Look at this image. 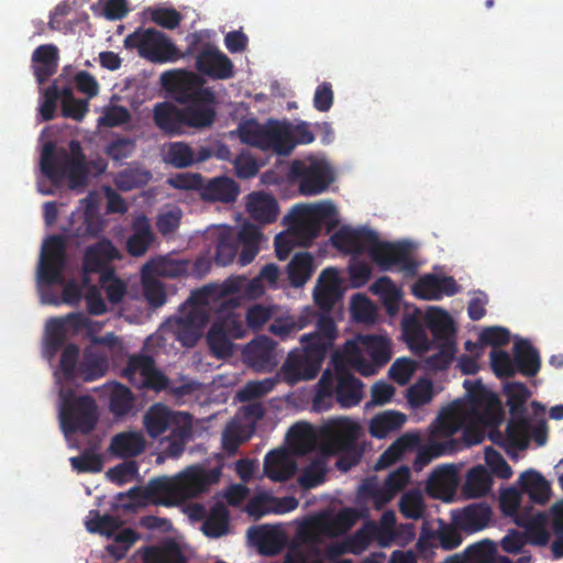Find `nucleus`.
Listing matches in <instances>:
<instances>
[{"instance_id":"13d9d810","label":"nucleus","mask_w":563,"mask_h":563,"mask_svg":"<svg viewBox=\"0 0 563 563\" xmlns=\"http://www.w3.org/2000/svg\"><path fill=\"white\" fill-rule=\"evenodd\" d=\"M496 555L493 541L484 540L468 545L464 551V563H490Z\"/></svg>"},{"instance_id":"338daca9","label":"nucleus","mask_w":563,"mask_h":563,"mask_svg":"<svg viewBox=\"0 0 563 563\" xmlns=\"http://www.w3.org/2000/svg\"><path fill=\"white\" fill-rule=\"evenodd\" d=\"M399 510L401 515L409 519H419L424 512L423 497L419 492L406 493L399 503Z\"/></svg>"},{"instance_id":"4be33fe9","label":"nucleus","mask_w":563,"mask_h":563,"mask_svg":"<svg viewBox=\"0 0 563 563\" xmlns=\"http://www.w3.org/2000/svg\"><path fill=\"white\" fill-rule=\"evenodd\" d=\"M295 147L296 142L290 123L271 119L264 124L262 151L288 156Z\"/></svg>"},{"instance_id":"a211bd4d","label":"nucleus","mask_w":563,"mask_h":563,"mask_svg":"<svg viewBox=\"0 0 563 563\" xmlns=\"http://www.w3.org/2000/svg\"><path fill=\"white\" fill-rule=\"evenodd\" d=\"M367 253L383 272L396 266L407 275H415L417 272L418 265L410 256L407 244L380 241L376 232Z\"/></svg>"},{"instance_id":"f3484780","label":"nucleus","mask_w":563,"mask_h":563,"mask_svg":"<svg viewBox=\"0 0 563 563\" xmlns=\"http://www.w3.org/2000/svg\"><path fill=\"white\" fill-rule=\"evenodd\" d=\"M122 376L137 388L157 393L169 385V378L156 367L153 356L146 354L130 355Z\"/></svg>"},{"instance_id":"c9c22d12","label":"nucleus","mask_w":563,"mask_h":563,"mask_svg":"<svg viewBox=\"0 0 563 563\" xmlns=\"http://www.w3.org/2000/svg\"><path fill=\"white\" fill-rule=\"evenodd\" d=\"M336 325L333 318L329 313H322L317 320V330L309 334H303L300 342H307L311 347H320L324 350V356L332 347L336 338Z\"/></svg>"},{"instance_id":"7c9ffc66","label":"nucleus","mask_w":563,"mask_h":563,"mask_svg":"<svg viewBox=\"0 0 563 563\" xmlns=\"http://www.w3.org/2000/svg\"><path fill=\"white\" fill-rule=\"evenodd\" d=\"M424 324L438 343L456 342V328L450 313L439 307H432L424 317Z\"/></svg>"},{"instance_id":"b1692460","label":"nucleus","mask_w":563,"mask_h":563,"mask_svg":"<svg viewBox=\"0 0 563 563\" xmlns=\"http://www.w3.org/2000/svg\"><path fill=\"white\" fill-rule=\"evenodd\" d=\"M340 298V278L336 268H324L320 273L313 289L314 303L322 312L330 313Z\"/></svg>"},{"instance_id":"5701e85b","label":"nucleus","mask_w":563,"mask_h":563,"mask_svg":"<svg viewBox=\"0 0 563 563\" xmlns=\"http://www.w3.org/2000/svg\"><path fill=\"white\" fill-rule=\"evenodd\" d=\"M243 358L257 372H272L278 364L276 342L266 335L258 336L244 347Z\"/></svg>"},{"instance_id":"412c9836","label":"nucleus","mask_w":563,"mask_h":563,"mask_svg":"<svg viewBox=\"0 0 563 563\" xmlns=\"http://www.w3.org/2000/svg\"><path fill=\"white\" fill-rule=\"evenodd\" d=\"M220 470H207L200 465L187 467L176 476L180 501L195 498L219 482Z\"/></svg>"},{"instance_id":"de8ad7c7","label":"nucleus","mask_w":563,"mask_h":563,"mask_svg":"<svg viewBox=\"0 0 563 563\" xmlns=\"http://www.w3.org/2000/svg\"><path fill=\"white\" fill-rule=\"evenodd\" d=\"M108 371V358L106 355L85 352L84 360L77 368L76 378L84 382H93L102 377Z\"/></svg>"},{"instance_id":"ddd939ff","label":"nucleus","mask_w":563,"mask_h":563,"mask_svg":"<svg viewBox=\"0 0 563 563\" xmlns=\"http://www.w3.org/2000/svg\"><path fill=\"white\" fill-rule=\"evenodd\" d=\"M63 404L60 407L59 418L60 426L66 435L80 432L89 434L95 430L98 413L96 400L89 396L73 397L70 390L60 391Z\"/></svg>"},{"instance_id":"09e8293b","label":"nucleus","mask_w":563,"mask_h":563,"mask_svg":"<svg viewBox=\"0 0 563 563\" xmlns=\"http://www.w3.org/2000/svg\"><path fill=\"white\" fill-rule=\"evenodd\" d=\"M410 478L408 466H400L391 472L380 489L375 492V497L380 498L383 503L389 501L398 492L405 488Z\"/></svg>"},{"instance_id":"f257e3e1","label":"nucleus","mask_w":563,"mask_h":563,"mask_svg":"<svg viewBox=\"0 0 563 563\" xmlns=\"http://www.w3.org/2000/svg\"><path fill=\"white\" fill-rule=\"evenodd\" d=\"M478 419V415L473 405L457 399L443 408L433 426L432 435L434 438H449L445 441H430L423 445L415 459L413 466L421 470L432 460L452 454L459 450L460 443L455 439H451L453 434L463 429L462 440L465 446L479 444L484 440V434L479 429L467 426V422L474 418Z\"/></svg>"},{"instance_id":"8fccbe9b","label":"nucleus","mask_w":563,"mask_h":563,"mask_svg":"<svg viewBox=\"0 0 563 563\" xmlns=\"http://www.w3.org/2000/svg\"><path fill=\"white\" fill-rule=\"evenodd\" d=\"M240 249L234 231L232 229L222 230L217 240L214 261L220 266H227L233 262Z\"/></svg>"},{"instance_id":"c85d7f7f","label":"nucleus","mask_w":563,"mask_h":563,"mask_svg":"<svg viewBox=\"0 0 563 563\" xmlns=\"http://www.w3.org/2000/svg\"><path fill=\"white\" fill-rule=\"evenodd\" d=\"M245 208L253 220L263 224L275 222L279 213L277 200L263 191L251 192L246 198Z\"/></svg>"},{"instance_id":"a878e982","label":"nucleus","mask_w":563,"mask_h":563,"mask_svg":"<svg viewBox=\"0 0 563 563\" xmlns=\"http://www.w3.org/2000/svg\"><path fill=\"white\" fill-rule=\"evenodd\" d=\"M332 244L340 251L350 254H360L363 251L368 252L371 243L375 240V231L371 229H349L342 228L331 238Z\"/></svg>"},{"instance_id":"0e129e2a","label":"nucleus","mask_w":563,"mask_h":563,"mask_svg":"<svg viewBox=\"0 0 563 563\" xmlns=\"http://www.w3.org/2000/svg\"><path fill=\"white\" fill-rule=\"evenodd\" d=\"M327 467L323 461L314 460L306 466L298 477V483L302 488L310 489L324 482Z\"/></svg>"},{"instance_id":"aec40b11","label":"nucleus","mask_w":563,"mask_h":563,"mask_svg":"<svg viewBox=\"0 0 563 563\" xmlns=\"http://www.w3.org/2000/svg\"><path fill=\"white\" fill-rule=\"evenodd\" d=\"M121 258L118 249L108 239H102L89 245L82 257V284L87 286L90 282L89 274L96 273L100 276L108 269H114L111 263Z\"/></svg>"},{"instance_id":"e2e57ef3","label":"nucleus","mask_w":563,"mask_h":563,"mask_svg":"<svg viewBox=\"0 0 563 563\" xmlns=\"http://www.w3.org/2000/svg\"><path fill=\"white\" fill-rule=\"evenodd\" d=\"M100 285L111 303H119L126 292L125 284L115 277L114 269H108L100 276Z\"/></svg>"},{"instance_id":"dca6fc26","label":"nucleus","mask_w":563,"mask_h":563,"mask_svg":"<svg viewBox=\"0 0 563 563\" xmlns=\"http://www.w3.org/2000/svg\"><path fill=\"white\" fill-rule=\"evenodd\" d=\"M67 265L66 242L59 234L48 236L43 244L37 268V282L41 285H62Z\"/></svg>"},{"instance_id":"c03bdc74","label":"nucleus","mask_w":563,"mask_h":563,"mask_svg":"<svg viewBox=\"0 0 563 563\" xmlns=\"http://www.w3.org/2000/svg\"><path fill=\"white\" fill-rule=\"evenodd\" d=\"M314 271L313 257L309 252L296 253L287 265L288 279L291 286L301 287Z\"/></svg>"},{"instance_id":"1a4fd4ad","label":"nucleus","mask_w":563,"mask_h":563,"mask_svg":"<svg viewBox=\"0 0 563 563\" xmlns=\"http://www.w3.org/2000/svg\"><path fill=\"white\" fill-rule=\"evenodd\" d=\"M390 357V343L380 335H360L356 341L346 342L343 349L345 363L363 376L374 375Z\"/></svg>"},{"instance_id":"052dcab7","label":"nucleus","mask_w":563,"mask_h":563,"mask_svg":"<svg viewBox=\"0 0 563 563\" xmlns=\"http://www.w3.org/2000/svg\"><path fill=\"white\" fill-rule=\"evenodd\" d=\"M150 178V172L139 168H125L118 174L115 186L122 191H130L145 185Z\"/></svg>"},{"instance_id":"3c124183","label":"nucleus","mask_w":563,"mask_h":563,"mask_svg":"<svg viewBox=\"0 0 563 563\" xmlns=\"http://www.w3.org/2000/svg\"><path fill=\"white\" fill-rule=\"evenodd\" d=\"M144 563H187L179 545L169 541L161 548H148L144 554Z\"/></svg>"},{"instance_id":"4c0bfd02","label":"nucleus","mask_w":563,"mask_h":563,"mask_svg":"<svg viewBox=\"0 0 563 563\" xmlns=\"http://www.w3.org/2000/svg\"><path fill=\"white\" fill-rule=\"evenodd\" d=\"M373 295L378 296L390 317L398 313L400 309L401 291L388 276L377 278L369 287Z\"/></svg>"},{"instance_id":"49530a36","label":"nucleus","mask_w":563,"mask_h":563,"mask_svg":"<svg viewBox=\"0 0 563 563\" xmlns=\"http://www.w3.org/2000/svg\"><path fill=\"white\" fill-rule=\"evenodd\" d=\"M229 510L222 504L214 505L206 517L201 530L209 538H220L229 532Z\"/></svg>"},{"instance_id":"5fc2aeb1","label":"nucleus","mask_w":563,"mask_h":563,"mask_svg":"<svg viewBox=\"0 0 563 563\" xmlns=\"http://www.w3.org/2000/svg\"><path fill=\"white\" fill-rule=\"evenodd\" d=\"M62 114L65 118H70L75 121H81L88 112V101L76 99L70 87H63L62 89Z\"/></svg>"},{"instance_id":"cd10ccee","label":"nucleus","mask_w":563,"mask_h":563,"mask_svg":"<svg viewBox=\"0 0 563 563\" xmlns=\"http://www.w3.org/2000/svg\"><path fill=\"white\" fill-rule=\"evenodd\" d=\"M153 122L166 135H180L185 129L183 108L168 101L157 102L153 108Z\"/></svg>"},{"instance_id":"e433bc0d","label":"nucleus","mask_w":563,"mask_h":563,"mask_svg":"<svg viewBox=\"0 0 563 563\" xmlns=\"http://www.w3.org/2000/svg\"><path fill=\"white\" fill-rule=\"evenodd\" d=\"M132 230L133 233L126 241V251L130 255L139 257L146 253L155 235L145 216H140L133 221Z\"/></svg>"},{"instance_id":"2f4dec72","label":"nucleus","mask_w":563,"mask_h":563,"mask_svg":"<svg viewBox=\"0 0 563 563\" xmlns=\"http://www.w3.org/2000/svg\"><path fill=\"white\" fill-rule=\"evenodd\" d=\"M361 435L362 428L358 423L350 419H342L331 429L327 444L331 452L361 448L357 444Z\"/></svg>"},{"instance_id":"423d86ee","label":"nucleus","mask_w":563,"mask_h":563,"mask_svg":"<svg viewBox=\"0 0 563 563\" xmlns=\"http://www.w3.org/2000/svg\"><path fill=\"white\" fill-rule=\"evenodd\" d=\"M143 424L150 438L156 439L167 430L169 434L162 439L163 454L177 459L192 435V419L187 412L173 411L166 405L156 402L143 416Z\"/></svg>"},{"instance_id":"20e7f679","label":"nucleus","mask_w":563,"mask_h":563,"mask_svg":"<svg viewBox=\"0 0 563 563\" xmlns=\"http://www.w3.org/2000/svg\"><path fill=\"white\" fill-rule=\"evenodd\" d=\"M336 216V208L330 200L295 206L292 208L294 223L289 231L275 236L276 257L279 261H285L295 246L310 245L319 236L323 224H327L328 231H331L338 224Z\"/></svg>"},{"instance_id":"a19ab883","label":"nucleus","mask_w":563,"mask_h":563,"mask_svg":"<svg viewBox=\"0 0 563 563\" xmlns=\"http://www.w3.org/2000/svg\"><path fill=\"white\" fill-rule=\"evenodd\" d=\"M109 449L113 455L120 459L134 457L144 451L145 441L139 433L121 432L111 439Z\"/></svg>"},{"instance_id":"bb28decb","label":"nucleus","mask_w":563,"mask_h":563,"mask_svg":"<svg viewBox=\"0 0 563 563\" xmlns=\"http://www.w3.org/2000/svg\"><path fill=\"white\" fill-rule=\"evenodd\" d=\"M240 194L239 184L228 177L218 176L203 181L200 198L206 202L233 203Z\"/></svg>"},{"instance_id":"bf43d9fd","label":"nucleus","mask_w":563,"mask_h":563,"mask_svg":"<svg viewBox=\"0 0 563 563\" xmlns=\"http://www.w3.org/2000/svg\"><path fill=\"white\" fill-rule=\"evenodd\" d=\"M438 344L439 351L426 358V366L432 371H445L455 357L456 342Z\"/></svg>"},{"instance_id":"a18cd8bd","label":"nucleus","mask_w":563,"mask_h":563,"mask_svg":"<svg viewBox=\"0 0 563 563\" xmlns=\"http://www.w3.org/2000/svg\"><path fill=\"white\" fill-rule=\"evenodd\" d=\"M406 421V415L387 410L376 415L369 422V433L373 438L384 439L390 432L399 430Z\"/></svg>"},{"instance_id":"393cba45","label":"nucleus","mask_w":563,"mask_h":563,"mask_svg":"<svg viewBox=\"0 0 563 563\" xmlns=\"http://www.w3.org/2000/svg\"><path fill=\"white\" fill-rule=\"evenodd\" d=\"M492 507L486 501L473 503L452 511V521L462 531L474 533L485 529L492 520Z\"/></svg>"},{"instance_id":"0eeeda50","label":"nucleus","mask_w":563,"mask_h":563,"mask_svg":"<svg viewBox=\"0 0 563 563\" xmlns=\"http://www.w3.org/2000/svg\"><path fill=\"white\" fill-rule=\"evenodd\" d=\"M41 170L53 185H59L66 178L70 188L85 186L88 179L86 155L78 141L71 140L69 151L64 147L56 148L55 144L47 142L41 153Z\"/></svg>"},{"instance_id":"9b49d317","label":"nucleus","mask_w":563,"mask_h":563,"mask_svg":"<svg viewBox=\"0 0 563 563\" xmlns=\"http://www.w3.org/2000/svg\"><path fill=\"white\" fill-rule=\"evenodd\" d=\"M320 388L314 397L313 407L321 409L324 399L331 400L333 395L342 408H351L360 404L364 384L355 377L346 365L335 362V385L332 377L324 372L319 380Z\"/></svg>"},{"instance_id":"2eb2a0df","label":"nucleus","mask_w":563,"mask_h":563,"mask_svg":"<svg viewBox=\"0 0 563 563\" xmlns=\"http://www.w3.org/2000/svg\"><path fill=\"white\" fill-rule=\"evenodd\" d=\"M290 179L298 185L303 196L324 192L334 180L329 164L322 159H295L290 165Z\"/></svg>"},{"instance_id":"7ed1b4c3","label":"nucleus","mask_w":563,"mask_h":563,"mask_svg":"<svg viewBox=\"0 0 563 563\" xmlns=\"http://www.w3.org/2000/svg\"><path fill=\"white\" fill-rule=\"evenodd\" d=\"M241 283V280L228 279L222 286L210 284L192 290L175 317L178 339L185 345H194L208 323L211 305L219 301L218 307L221 310L224 309L231 301L227 296L239 292L242 288Z\"/></svg>"},{"instance_id":"6ab92c4d","label":"nucleus","mask_w":563,"mask_h":563,"mask_svg":"<svg viewBox=\"0 0 563 563\" xmlns=\"http://www.w3.org/2000/svg\"><path fill=\"white\" fill-rule=\"evenodd\" d=\"M504 395L509 407L510 419H518L530 426H537L539 422L547 423L544 419L545 408L538 401L531 402L533 417H530L526 404L531 393L526 384L517 382L507 383L504 386Z\"/></svg>"},{"instance_id":"473e14b6","label":"nucleus","mask_w":563,"mask_h":563,"mask_svg":"<svg viewBox=\"0 0 563 563\" xmlns=\"http://www.w3.org/2000/svg\"><path fill=\"white\" fill-rule=\"evenodd\" d=\"M512 353L517 373L527 377H533L538 374L541 366L540 355L528 340L520 339L516 341Z\"/></svg>"},{"instance_id":"72a5a7b5","label":"nucleus","mask_w":563,"mask_h":563,"mask_svg":"<svg viewBox=\"0 0 563 563\" xmlns=\"http://www.w3.org/2000/svg\"><path fill=\"white\" fill-rule=\"evenodd\" d=\"M402 335L409 347L417 353H426L430 350V341L420 320V311L405 314L401 320Z\"/></svg>"},{"instance_id":"39448f33","label":"nucleus","mask_w":563,"mask_h":563,"mask_svg":"<svg viewBox=\"0 0 563 563\" xmlns=\"http://www.w3.org/2000/svg\"><path fill=\"white\" fill-rule=\"evenodd\" d=\"M504 419L499 401L489 396L486 407L478 420L487 428H490L489 440L503 448L508 455H515L518 451L528 449L531 441L542 446L548 441V426L539 422L537 426L527 424L518 419H509L505 432L498 427Z\"/></svg>"},{"instance_id":"79ce46f5","label":"nucleus","mask_w":563,"mask_h":563,"mask_svg":"<svg viewBox=\"0 0 563 563\" xmlns=\"http://www.w3.org/2000/svg\"><path fill=\"white\" fill-rule=\"evenodd\" d=\"M289 446L298 454L311 452L316 446V435L312 426L308 422L292 424L286 435Z\"/></svg>"},{"instance_id":"4d7b16f0","label":"nucleus","mask_w":563,"mask_h":563,"mask_svg":"<svg viewBox=\"0 0 563 563\" xmlns=\"http://www.w3.org/2000/svg\"><path fill=\"white\" fill-rule=\"evenodd\" d=\"M41 93L38 113L42 121H51L55 117L58 101L63 100L62 89L58 88L56 82H53L47 88L42 89Z\"/></svg>"},{"instance_id":"f8f14e48","label":"nucleus","mask_w":563,"mask_h":563,"mask_svg":"<svg viewBox=\"0 0 563 563\" xmlns=\"http://www.w3.org/2000/svg\"><path fill=\"white\" fill-rule=\"evenodd\" d=\"M125 48H135L139 55L153 63L176 62L183 58V52L154 27H139L124 38Z\"/></svg>"},{"instance_id":"864d4df0","label":"nucleus","mask_w":563,"mask_h":563,"mask_svg":"<svg viewBox=\"0 0 563 563\" xmlns=\"http://www.w3.org/2000/svg\"><path fill=\"white\" fill-rule=\"evenodd\" d=\"M232 336L223 329L217 320L207 333V342L211 352L218 357H225L232 353Z\"/></svg>"},{"instance_id":"c756f323","label":"nucleus","mask_w":563,"mask_h":563,"mask_svg":"<svg viewBox=\"0 0 563 563\" xmlns=\"http://www.w3.org/2000/svg\"><path fill=\"white\" fill-rule=\"evenodd\" d=\"M264 472L273 482H286L297 472V463L286 450H272L265 455Z\"/></svg>"},{"instance_id":"58836bf2","label":"nucleus","mask_w":563,"mask_h":563,"mask_svg":"<svg viewBox=\"0 0 563 563\" xmlns=\"http://www.w3.org/2000/svg\"><path fill=\"white\" fill-rule=\"evenodd\" d=\"M493 477L484 465L472 467L462 486V493L467 498L485 496L492 489Z\"/></svg>"},{"instance_id":"6e6552de","label":"nucleus","mask_w":563,"mask_h":563,"mask_svg":"<svg viewBox=\"0 0 563 563\" xmlns=\"http://www.w3.org/2000/svg\"><path fill=\"white\" fill-rule=\"evenodd\" d=\"M203 79L196 74H190L185 79L176 82L177 99L188 103L183 108L184 128H209L216 119V95L209 87H202Z\"/></svg>"},{"instance_id":"ea45409f","label":"nucleus","mask_w":563,"mask_h":563,"mask_svg":"<svg viewBox=\"0 0 563 563\" xmlns=\"http://www.w3.org/2000/svg\"><path fill=\"white\" fill-rule=\"evenodd\" d=\"M145 498H158L163 505L179 503V492L176 477L166 476L151 479L145 486Z\"/></svg>"},{"instance_id":"6e6d98bb","label":"nucleus","mask_w":563,"mask_h":563,"mask_svg":"<svg viewBox=\"0 0 563 563\" xmlns=\"http://www.w3.org/2000/svg\"><path fill=\"white\" fill-rule=\"evenodd\" d=\"M165 161L176 168H186L196 163V154L188 144L175 142L169 145Z\"/></svg>"},{"instance_id":"69168bd1","label":"nucleus","mask_w":563,"mask_h":563,"mask_svg":"<svg viewBox=\"0 0 563 563\" xmlns=\"http://www.w3.org/2000/svg\"><path fill=\"white\" fill-rule=\"evenodd\" d=\"M490 365L495 375L499 378L514 377L517 372L514 362V355L503 350H493L490 352Z\"/></svg>"},{"instance_id":"9d476101","label":"nucleus","mask_w":563,"mask_h":563,"mask_svg":"<svg viewBox=\"0 0 563 563\" xmlns=\"http://www.w3.org/2000/svg\"><path fill=\"white\" fill-rule=\"evenodd\" d=\"M183 58L195 57L197 71L213 80H227L234 76L233 62L213 43L203 41L201 32L189 33Z\"/></svg>"},{"instance_id":"603ef678","label":"nucleus","mask_w":563,"mask_h":563,"mask_svg":"<svg viewBox=\"0 0 563 563\" xmlns=\"http://www.w3.org/2000/svg\"><path fill=\"white\" fill-rule=\"evenodd\" d=\"M134 406L131 389L121 383H114L110 393L109 409L115 417L126 416Z\"/></svg>"},{"instance_id":"37998d69","label":"nucleus","mask_w":563,"mask_h":563,"mask_svg":"<svg viewBox=\"0 0 563 563\" xmlns=\"http://www.w3.org/2000/svg\"><path fill=\"white\" fill-rule=\"evenodd\" d=\"M90 319L82 312H71L63 319H52L49 322V341L53 346H60L64 341L66 325L75 331L89 327Z\"/></svg>"},{"instance_id":"774afa93","label":"nucleus","mask_w":563,"mask_h":563,"mask_svg":"<svg viewBox=\"0 0 563 563\" xmlns=\"http://www.w3.org/2000/svg\"><path fill=\"white\" fill-rule=\"evenodd\" d=\"M440 276L429 274L421 277L412 288L416 297L426 300L440 299Z\"/></svg>"},{"instance_id":"f704fd0d","label":"nucleus","mask_w":563,"mask_h":563,"mask_svg":"<svg viewBox=\"0 0 563 563\" xmlns=\"http://www.w3.org/2000/svg\"><path fill=\"white\" fill-rule=\"evenodd\" d=\"M519 484L522 494L527 495L529 501L537 505H544L551 497L550 483L538 472L530 470L520 475Z\"/></svg>"},{"instance_id":"f03ea898","label":"nucleus","mask_w":563,"mask_h":563,"mask_svg":"<svg viewBox=\"0 0 563 563\" xmlns=\"http://www.w3.org/2000/svg\"><path fill=\"white\" fill-rule=\"evenodd\" d=\"M522 496L514 487L505 489L499 497V508L506 516H511L515 523L527 529L530 543L543 547L550 541L551 525L554 533L552 552L554 558H563V498L556 500L548 512H534L532 506L521 507Z\"/></svg>"},{"instance_id":"680f3d73","label":"nucleus","mask_w":563,"mask_h":563,"mask_svg":"<svg viewBox=\"0 0 563 563\" xmlns=\"http://www.w3.org/2000/svg\"><path fill=\"white\" fill-rule=\"evenodd\" d=\"M278 377H269L262 380L249 382L240 391L239 399L241 401H250L262 398L274 389L278 382Z\"/></svg>"},{"instance_id":"4468645a","label":"nucleus","mask_w":563,"mask_h":563,"mask_svg":"<svg viewBox=\"0 0 563 563\" xmlns=\"http://www.w3.org/2000/svg\"><path fill=\"white\" fill-rule=\"evenodd\" d=\"M301 349L290 351L277 373L278 379L295 385L302 380L313 379L324 361V350L311 347L307 342H301Z\"/></svg>"}]
</instances>
